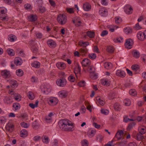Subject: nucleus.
I'll list each match as a JSON object with an SVG mask.
<instances>
[{
  "label": "nucleus",
  "instance_id": "1",
  "mask_svg": "<svg viewBox=\"0 0 146 146\" xmlns=\"http://www.w3.org/2000/svg\"><path fill=\"white\" fill-rule=\"evenodd\" d=\"M58 125L60 129L64 131H72L74 126V123L67 119L60 120Z\"/></svg>",
  "mask_w": 146,
  "mask_h": 146
},
{
  "label": "nucleus",
  "instance_id": "2",
  "mask_svg": "<svg viewBox=\"0 0 146 146\" xmlns=\"http://www.w3.org/2000/svg\"><path fill=\"white\" fill-rule=\"evenodd\" d=\"M7 9L5 8L1 7V20L3 22L7 21L8 20V18L6 14Z\"/></svg>",
  "mask_w": 146,
  "mask_h": 146
},
{
  "label": "nucleus",
  "instance_id": "3",
  "mask_svg": "<svg viewBox=\"0 0 146 146\" xmlns=\"http://www.w3.org/2000/svg\"><path fill=\"white\" fill-rule=\"evenodd\" d=\"M57 19L58 23L62 25L65 24L67 22V18L65 15H59L58 16Z\"/></svg>",
  "mask_w": 146,
  "mask_h": 146
},
{
  "label": "nucleus",
  "instance_id": "4",
  "mask_svg": "<svg viewBox=\"0 0 146 146\" xmlns=\"http://www.w3.org/2000/svg\"><path fill=\"white\" fill-rule=\"evenodd\" d=\"M43 87L42 89V91L45 94H48L51 92V88L48 84H45Z\"/></svg>",
  "mask_w": 146,
  "mask_h": 146
},
{
  "label": "nucleus",
  "instance_id": "5",
  "mask_svg": "<svg viewBox=\"0 0 146 146\" xmlns=\"http://www.w3.org/2000/svg\"><path fill=\"white\" fill-rule=\"evenodd\" d=\"M9 93L13 96L15 100L19 102L21 100V98L20 95L18 93H15L13 90H9Z\"/></svg>",
  "mask_w": 146,
  "mask_h": 146
},
{
  "label": "nucleus",
  "instance_id": "6",
  "mask_svg": "<svg viewBox=\"0 0 146 146\" xmlns=\"http://www.w3.org/2000/svg\"><path fill=\"white\" fill-rule=\"evenodd\" d=\"M48 102L51 106H55L57 104L58 100L57 98L54 97H51L48 99Z\"/></svg>",
  "mask_w": 146,
  "mask_h": 146
},
{
  "label": "nucleus",
  "instance_id": "7",
  "mask_svg": "<svg viewBox=\"0 0 146 146\" xmlns=\"http://www.w3.org/2000/svg\"><path fill=\"white\" fill-rule=\"evenodd\" d=\"M56 82L57 85L62 87L65 86L66 84V80L64 78L58 79H57Z\"/></svg>",
  "mask_w": 146,
  "mask_h": 146
},
{
  "label": "nucleus",
  "instance_id": "8",
  "mask_svg": "<svg viewBox=\"0 0 146 146\" xmlns=\"http://www.w3.org/2000/svg\"><path fill=\"white\" fill-rule=\"evenodd\" d=\"M133 44V40L131 38H128L126 39L125 45L126 48L128 49H130L132 48Z\"/></svg>",
  "mask_w": 146,
  "mask_h": 146
},
{
  "label": "nucleus",
  "instance_id": "9",
  "mask_svg": "<svg viewBox=\"0 0 146 146\" xmlns=\"http://www.w3.org/2000/svg\"><path fill=\"white\" fill-rule=\"evenodd\" d=\"M5 128L7 131L10 132H12L14 129L13 123L11 122H8L6 125Z\"/></svg>",
  "mask_w": 146,
  "mask_h": 146
},
{
  "label": "nucleus",
  "instance_id": "10",
  "mask_svg": "<svg viewBox=\"0 0 146 146\" xmlns=\"http://www.w3.org/2000/svg\"><path fill=\"white\" fill-rule=\"evenodd\" d=\"M1 74L5 78H9L11 76L10 71L7 70H5L1 71Z\"/></svg>",
  "mask_w": 146,
  "mask_h": 146
},
{
  "label": "nucleus",
  "instance_id": "11",
  "mask_svg": "<svg viewBox=\"0 0 146 146\" xmlns=\"http://www.w3.org/2000/svg\"><path fill=\"white\" fill-rule=\"evenodd\" d=\"M124 11L127 14H130L132 13L133 10L131 6L129 5H127L124 7Z\"/></svg>",
  "mask_w": 146,
  "mask_h": 146
},
{
  "label": "nucleus",
  "instance_id": "12",
  "mask_svg": "<svg viewBox=\"0 0 146 146\" xmlns=\"http://www.w3.org/2000/svg\"><path fill=\"white\" fill-rule=\"evenodd\" d=\"M13 100L12 97L7 96L5 97L4 101L5 104H10L13 102Z\"/></svg>",
  "mask_w": 146,
  "mask_h": 146
},
{
  "label": "nucleus",
  "instance_id": "13",
  "mask_svg": "<svg viewBox=\"0 0 146 146\" xmlns=\"http://www.w3.org/2000/svg\"><path fill=\"white\" fill-rule=\"evenodd\" d=\"M81 64L82 66L86 67L90 65L91 62L90 60L89 59L86 58L82 60Z\"/></svg>",
  "mask_w": 146,
  "mask_h": 146
},
{
  "label": "nucleus",
  "instance_id": "14",
  "mask_svg": "<svg viewBox=\"0 0 146 146\" xmlns=\"http://www.w3.org/2000/svg\"><path fill=\"white\" fill-rule=\"evenodd\" d=\"M47 43L48 46L52 48H54L56 45V42L52 39L48 40L47 41Z\"/></svg>",
  "mask_w": 146,
  "mask_h": 146
},
{
  "label": "nucleus",
  "instance_id": "15",
  "mask_svg": "<svg viewBox=\"0 0 146 146\" xmlns=\"http://www.w3.org/2000/svg\"><path fill=\"white\" fill-rule=\"evenodd\" d=\"M99 14L102 16L106 17L108 14V12L104 8H101L99 9Z\"/></svg>",
  "mask_w": 146,
  "mask_h": 146
},
{
  "label": "nucleus",
  "instance_id": "16",
  "mask_svg": "<svg viewBox=\"0 0 146 146\" xmlns=\"http://www.w3.org/2000/svg\"><path fill=\"white\" fill-rule=\"evenodd\" d=\"M57 67L60 70H63L65 69L66 67V64L62 62H58L56 64Z\"/></svg>",
  "mask_w": 146,
  "mask_h": 146
},
{
  "label": "nucleus",
  "instance_id": "17",
  "mask_svg": "<svg viewBox=\"0 0 146 146\" xmlns=\"http://www.w3.org/2000/svg\"><path fill=\"white\" fill-rule=\"evenodd\" d=\"M28 20L31 22L35 21L37 19V15H36L31 14L28 17Z\"/></svg>",
  "mask_w": 146,
  "mask_h": 146
},
{
  "label": "nucleus",
  "instance_id": "18",
  "mask_svg": "<svg viewBox=\"0 0 146 146\" xmlns=\"http://www.w3.org/2000/svg\"><path fill=\"white\" fill-rule=\"evenodd\" d=\"M79 51L82 56H84L87 54L88 52V50L86 47H82L79 49Z\"/></svg>",
  "mask_w": 146,
  "mask_h": 146
},
{
  "label": "nucleus",
  "instance_id": "19",
  "mask_svg": "<svg viewBox=\"0 0 146 146\" xmlns=\"http://www.w3.org/2000/svg\"><path fill=\"white\" fill-rule=\"evenodd\" d=\"M110 78H106L105 79H102L101 83L103 85L109 86L110 85Z\"/></svg>",
  "mask_w": 146,
  "mask_h": 146
},
{
  "label": "nucleus",
  "instance_id": "20",
  "mask_svg": "<svg viewBox=\"0 0 146 146\" xmlns=\"http://www.w3.org/2000/svg\"><path fill=\"white\" fill-rule=\"evenodd\" d=\"M91 5L88 2H86L83 5L84 10L86 11H88L91 9Z\"/></svg>",
  "mask_w": 146,
  "mask_h": 146
},
{
  "label": "nucleus",
  "instance_id": "21",
  "mask_svg": "<svg viewBox=\"0 0 146 146\" xmlns=\"http://www.w3.org/2000/svg\"><path fill=\"white\" fill-rule=\"evenodd\" d=\"M116 74L117 76L122 78L124 77L125 76V72L124 71L120 70H117L116 72Z\"/></svg>",
  "mask_w": 146,
  "mask_h": 146
},
{
  "label": "nucleus",
  "instance_id": "22",
  "mask_svg": "<svg viewBox=\"0 0 146 146\" xmlns=\"http://www.w3.org/2000/svg\"><path fill=\"white\" fill-rule=\"evenodd\" d=\"M123 134V132L122 130H121L120 131H118L116 133L114 138H117V140L120 139L122 137Z\"/></svg>",
  "mask_w": 146,
  "mask_h": 146
},
{
  "label": "nucleus",
  "instance_id": "23",
  "mask_svg": "<svg viewBox=\"0 0 146 146\" xmlns=\"http://www.w3.org/2000/svg\"><path fill=\"white\" fill-rule=\"evenodd\" d=\"M11 86L13 88H16L18 86L17 82L15 80H11L9 82Z\"/></svg>",
  "mask_w": 146,
  "mask_h": 146
},
{
  "label": "nucleus",
  "instance_id": "24",
  "mask_svg": "<svg viewBox=\"0 0 146 146\" xmlns=\"http://www.w3.org/2000/svg\"><path fill=\"white\" fill-rule=\"evenodd\" d=\"M137 36L138 39L140 40H143L145 39L144 32L141 31L138 32L137 33Z\"/></svg>",
  "mask_w": 146,
  "mask_h": 146
},
{
  "label": "nucleus",
  "instance_id": "25",
  "mask_svg": "<svg viewBox=\"0 0 146 146\" xmlns=\"http://www.w3.org/2000/svg\"><path fill=\"white\" fill-rule=\"evenodd\" d=\"M14 62L16 65L18 66L21 65L23 63V62L21 58L19 57H17L15 59Z\"/></svg>",
  "mask_w": 146,
  "mask_h": 146
},
{
  "label": "nucleus",
  "instance_id": "26",
  "mask_svg": "<svg viewBox=\"0 0 146 146\" xmlns=\"http://www.w3.org/2000/svg\"><path fill=\"white\" fill-rule=\"evenodd\" d=\"M8 39L10 41L13 42L16 40L17 38L15 35L13 34H11L8 36Z\"/></svg>",
  "mask_w": 146,
  "mask_h": 146
},
{
  "label": "nucleus",
  "instance_id": "27",
  "mask_svg": "<svg viewBox=\"0 0 146 146\" xmlns=\"http://www.w3.org/2000/svg\"><path fill=\"white\" fill-rule=\"evenodd\" d=\"M88 66V70L89 72L90 73L92 74H93L94 76L93 77H92V78H93L94 79H96V76L95 75V73L94 72V67L90 65Z\"/></svg>",
  "mask_w": 146,
  "mask_h": 146
},
{
  "label": "nucleus",
  "instance_id": "28",
  "mask_svg": "<svg viewBox=\"0 0 146 146\" xmlns=\"http://www.w3.org/2000/svg\"><path fill=\"white\" fill-rule=\"evenodd\" d=\"M59 96L62 98H64L67 96V93L64 90H62L59 92Z\"/></svg>",
  "mask_w": 146,
  "mask_h": 146
},
{
  "label": "nucleus",
  "instance_id": "29",
  "mask_svg": "<svg viewBox=\"0 0 146 146\" xmlns=\"http://www.w3.org/2000/svg\"><path fill=\"white\" fill-rule=\"evenodd\" d=\"M74 71L75 74L76 75V76H77L76 74L80 73V66L79 65H78L77 66H76L75 68Z\"/></svg>",
  "mask_w": 146,
  "mask_h": 146
},
{
  "label": "nucleus",
  "instance_id": "30",
  "mask_svg": "<svg viewBox=\"0 0 146 146\" xmlns=\"http://www.w3.org/2000/svg\"><path fill=\"white\" fill-rule=\"evenodd\" d=\"M28 134L27 131L25 129L22 130L20 132V135L22 137H26Z\"/></svg>",
  "mask_w": 146,
  "mask_h": 146
},
{
  "label": "nucleus",
  "instance_id": "31",
  "mask_svg": "<svg viewBox=\"0 0 146 146\" xmlns=\"http://www.w3.org/2000/svg\"><path fill=\"white\" fill-rule=\"evenodd\" d=\"M78 44L81 46L86 47L87 46L89 45V43L88 42H84L83 41H80L79 42Z\"/></svg>",
  "mask_w": 146,
  "mask_h": 146
},
{
  "label": "nucleus",
  "instance_id": "32",
  "mask_svg": "<svg viewBox=\"0 0 146 146\" xmlns=\"http://www.w3.org/2000/svg\"><path fill=\"white\" fill-rule=\"evenodd\" d=\"M105 68L107 69H111L112 67V64L110 62H105L104 64Z\"/></svg>",
  "mask_w": 146,
  "mask_h": 146
},
{
  "label": "nucleus",
  "instance_id": "33",
  "mask_svg": "<svg viewBox=\"0 0 146 146\" xmlns=\"http://www.w3.org/2000/svg\"><path fill=\"white\" fill-rule=\"evenodd\" d=\"M132 54L133 56L136 58H138L140 56L139 52L136 50H135L133 51Z\"/></svg>",
  "mask_w": 146,
  "mask_h": 146
},
{
  "label": "nucleus",
  "instance_id": "34",
  "mask_svg": "<svg viewBox=\"0 0 146 146\" xmlns=\"http://www.w3.org/2000/svg\"><path fill=\"white\" fill-rule=\"evenodd\" d=\"M96 99L98 102L102 106H103L105 104V101H104L103 100L101 99L100 97L97 96L96 97Z\"/></svg>",
  "mask_w": 146,
  "mask_h": 146
},
{
  "label": "nucleus",
  "instance_id": "35",
  "mask_svg": "<svg viewBox=\"0 0 146 146\" xmlns=\"http://www.w3.org/2000/svg\"><path fill=\"white\" fill-rule=\"evenodd\" d=\"M31 65L32 66L36 68H39L40 65V63L36 61L34 62L31 64Z\"/></svg>",
  "mask_w": 146,
  "mask_h": 146
},
{
  "label": "nucleus",
  "instance_id": "36",
  "mask_svg": "<svg viewBox=\"0 0 146 146\" xmlns=\"http://www.w3.org/2000/svg\"><path fill=\"white\" fill-rule=\"evenodd\" d=\"M87 35L90 38H92L94 37L95 34L94 32L88 31L86 33Z\"/></svg>",
  "mask_w": 146,
  "mask_h": 146
},
{
  "label": "nucleus",
  "instance_id": "37",
  "mask_svg": "<svg viewBox=\"0 0 146 146\" xmlns=\"http://www.w3.org/2000/svg\"><path fill=\"white\" fill-rule=\"evenodd\" d=\"M7 52L9 55L13 56L15 54V52L11 48H8L7 50Z\"/></svg>",
  "mask_w": 146,
  "mask_h": 146
},
{
  "label": "nucleus",
  "instance_id": "38",
  "mask_svg": "<svg viewBox=\"0 0 146 146\" xmlns=\"http://www.w3.org/2000/svg\"><path fill=\"white\" fill-rule=\"evenodd\" d=\"M126 144V142L124 138H122L121 141L118 143L119 146H125Z\"/></svg>",
  "mask_w": 146,
  "mask_h": 146
},
{
  "label": "nucleus",
  "instance_id": "39",
  "mask_svg": "<svg viewBox=\"0 0 146 146\" xmlns=\"http://www.w3.org/2000/svg\"><path fill=\"white\" fill-rule=\"evenodd\" d=\"M114 49L113 46H110L107 47L106 50L107 52L110 53H112L113 52Z\"/></svg>",
  "mask_w": 146,
  "mask_h": 146
},
{
  "label": "nucleus",
  "instance_id": "40",
  "mask_svg": "<svg viewBox=\"0 0 146 146\" xmlns=\"http://www.w3.org/2000/svg\"><path fill=\"white\" fill-rule=\"evenodd\" d=\"M124 32L126 34H129L132 32V29L130 27H128L124 28Z\"/></svg>",
  "mask_w": 146,
  "mask_h": 146
},
{
  "label": "nucleus",
  "instance_id": "41",
  "mask_svg": "<svg viewBox=\"0 0 146 146\" xmlns=\"http://www.w3.org/2000/svg\"><path fill=\"white\" fill-rule=\"evenodd\" d=\"M13 107L14 108V110H16L20 109L21 106L18 103H15L13 104Z\"/></svg>",
  "mask_w": 146,
  "mask_h": 146
},
{
  "label": "nucleus",
  "instance_id": "42",
  "mask_svg": "<svg viewBox=\"0 0 146 146\" xmlns=\"http://www.w3.org/2000/svg\"><path fill=\"white\" fill-rule=\"evenodd\" d=\"M16 73L17 76H21L23 75V72L21 69H19L16 71Z\"/></svg>",
  "mask_w": 146,
  "mask_h": 146
},
{
  "label": "nucleus",
  "instance_id": "43",
  "mask_svg": "<svg viewBox=\"0 0 146 146\" xmlns=\"http://www.w3.org/2000/svg\"><path fill=\"white\" fill-rule=\"evenodd\" d=\"M42 142L46 144H48L49 143L48 138V137L43 136L42 137Z\"/></svg>",
  "mask_w": 146,
  "mask_h": 146
},
{
  "label": "nucleus",
  "instance_id": "44",
  "mask_svg": "<svg viewBox=\"0 0 146 146\" xmlns=\"http://www.w3.org/2000/svg\"><path fill=\"white\" fill-rule=\"evenodd\" d=\"M96 133V131L93 130H92L88 132V136L90 137H92L94 136Z\"/></svg>",
  "mask_w": 146,
  "mask_h": 146
},
{
  "label": "nucleus",
  "instance_id": "45",
  "mask_svg": "<svg viewBox=\"0 0 146 146\" xmlns=\"http://www.w3.org/2000/svg\"><path fill=\"white\" fill-rule=\"evenodd\" d=\"M114 41L116 43L117 42H122L123 41V38L121 37H119L113 39Z\"/></svg>",
  "mask_w": 146,
  "mask_h": 146
},
{
  "label": "nucleus",
  "instance_id": "46",
  "mask_svg": "<svg viewBox=\"0 0 146 146\" xmlns=\"http://www.w3.org/2000/svg\"><path fill=\"white\" fill-rule=\"evenodd\" d=\"M114 107V109L116 111H119L121 109V106L118 103H115Z\"/></svg>",
  "mask_w": 146,
  "mask_h": 146
},
{
  "label": "nucleus",
  "instance_id": "47",
  "mask_svg": "<svg viewBox=\"0 0 146 146\" xmlns=\"http://www.w3.org/2000/svg\"><path fill=\"white\" fill-rule=\"evenodd\" d=\"M37 11L39 13H43L45 11V8L44 7L40 6L38 8Z\"/></svg>",
  "mask_w": 146,
  "mask_h": 146
},
{
  "label": "nucleus",
  "instance_id": "48",
  "mask_svg": "<svg viewBox=\"0 0 146 146\" xmlns=\"http://www.w3.org/2000/svg\"><path fill=\"white\" fill-rule=\"evenodd\" d=\"M115 22L116 24H118L120 23L121 21V17H116L115 18Z\"/></svg>",
  "mask_w": 146,
  "mask_h": 146
},
{
  "label": "nucleus",
  "instance_id": "49",
  "mask_svg": "<svg viewBox=\"0 0 146 146\" xmlns=\"http://www.w3.org/2000/svg\"><path fill=\"white\" fill-rule=\"evenodd\" d=\"M35 35L37 38L41 39L42 38L43 35L42 33L38 32H36L35 33Z\"/></svg>",
  "mask_w": 146,
  "mask_h": 146
},
{
  "label": "nucleus",
  "instance_id": "50",
  "mask_svg": "<svg viewBox=\"0 0 146 146\" xmlns=\"http://www.w3.org/2000/svg\"><path fill=\"white\" fill-rule=\"evenodd\" d=\"M135 125V123L134 122H132L130 123L128 125L127 127V129L128 130H129L131 129H132L133 127Z\"/></svg>",
  "mask_w": 146,
  "mask_h": 146
},
{
  "label": "nucleus",
  "instance_id": "51",
  "mask_svg": "<svg viewBox=\"0 0 146 146\" xmlns=\"http://www.w3.org/2000/svg\"><path fill=\"white\" fill-rule=\"evenodd\" d=\"M38 104V101H36L35 104H33L32 103L29 104V106L31 107L32 108L34 109L35 107H36L37 106Z\"/></svg>",
  "mask_w": 146,
  "mask_h": 146
},
{
  "label": "nucleus",
  "instance_id": "52",
  "mask_svg": "<svg viewBox=\"0 0 146 146\" xmlns=\"http://www.w3.org/2000/svg\"><path fill=\"white\" fill-rule=\"evenodd\" d=\"M32 126L33 128L35 129H37L39 127L38 124L36 121H35L33 123Z\"/></svg>",
  "mask_w": 146,
  "mask_h": 146
},
{
  "label": "nucleus",
  "instance_id": "53",
  "mask_svg": "<svg viewBox=\"0 0 146 146\" xmlns=\"http://www.w3.org/2000/svg\"><path fill=\"white\" fill-rule=\"evenodd\" d=\"M124 103L125 105L127 106H130L131 104V101L129 99H125L124 101Z\"/></svg>",
  "mask_w": 146,
  "mask_h": 146
},
{
  "label": "nucleus",
  "instance_id": "54",
  "mask_svg": "<svg viewBox=\"0 0 146 146\" xmlns=\"http://www.w3.org/2000/svg\"><path fill=\"white\" fill-rule=\"evenodd\" d=\"M96 54L94 53L90 54H89V58L91 59H94L96 57Z\"/></svg>",
  "mask_w": 146,
  "mask_h": 146
},
{
  "label": "nucleus",
  "instance_id": "55",
  "mask_svg": "<svg viewBox=\"0 0 146 146\" xmlns=\"http://www.w3.org/2000/svg\"><path fill=\"white\" fill-rule=\"evenodd\" d=\"M28 96L29 99L30 100H33L35 98L33 93L31 92H29Z\"/></svg>",
  "mask_w": 146,
  "mask_h": 146
},
{
  "label": "nucleus",
  "instance_id": "56",
  "mask_svg": "<svg viewBox=\"0 0 146 146\" xmlns=\"http://www.w3.org/2000/svg\"><path fill=\"white\" fill-rule=\"evenodd\" d=\"M129 94L131 95L135 96L136 94V92L134 89H132L129 91Z\"/></svg>",
  "mask_w": 146,
  "mask_h": 146
},
{
  "label": "nucleus",
  "instance_id": "57",
  "mask_svg": "<svg viewBox=\"0 0 146 146\" xmlns=\"http://www.w3.org/2000/svg\"><path fill=\"white\" fill-rule=\"evenodd\" d=\"M24 6L25 9L28 10H30L32 9L31 5L29 4H25Z\"/></svg>",
  "mask_w": 146,
  "mask_h": 146
},
{
  "label": "nucleus",
  "instance_id": "58",
  "mask_svg": "<svg viewBox=\"0 0 146 146\" xmlns=\"http://www.w3.org/2000/svg\"><path fill=\"white\" fill-rule=\"evenodd\" d=\"M139 66L135 64L131 66L132 69L135 71H136L139 69Z\"/></svg>",
  "mask_w": 146,
  "mask_h": 146
},
{
  "label": "nucleus",
  "instance_id": "59",
  "mask_svg": "<svg viewBox=\"0 0 146 146\" xmlns=\"http://www.w3.org/2000/svg\"><path fill=\"white\" fill-rule=\"evenodd\" d=\"M115 95L114 93L112 92H111L109 93L108 97L110 99H113L114 98Z\"/></svg>",
  "mask_w": 146,
  "mask_h": 146
},
{
  "label": "nucleus",
  "instance_id": "60",
  "mask_svg": "<svg viewBox=\"0 0 146 146\" xmlns=\"http://www.w3.org/2000/svg\"><path fill=\"white\" fill-rule=\"evenodd\" d=\"M134 28L135 30H138L142 28V27L139 24V23H137L134 27Z\"/></svg>",
  "mask_w": 146,
  "mask_h": 146
},
{
  "label": "nucleus",
  "instance_id": "61",
  "mask_svg": "<svg viewBox=\"0 0 146 146\" xmlns=\"http://www.w3.org/2000/svg\"><path fill=\"white\" fill-rule=\"evenodd\" d=\"M101 113L105 115H108L109 113V111L107 110H105L104 109H102L101 110Z\"/></svg>",
  "mask_w": 146,
  "mask_h": 146
},
{
  "label": "nucleus",
  "instance_id": "62",
  "mask_svg": "<svg viewBox=\"0 0 146 146\" xmlns=\"http://www.w3.org/2000/svg\"><path fill=\"white\" fill-rule=\"evenodd\" d=\"M146 132V128L145 127L141 128L139 133L141 134H143Z\"/></svg>",
  "mask_w": 146,
  "mask_h": 146
},
{
  "label": "nucleus",
  "instance_id": "63",
  "mask_svg": "<svg viewBox=\"0 0 146 146\" xmlns=\"http://www.w3.org/2000/svg\"><path fill=\"white\" fill-rule=\"evenodd\" d=\"M66 10L68 12L70 13H72L74 12V9L72 8H67Z\"/></svg>",
  "mask_w": 146,
  "mask_h": 146
},
{
  "label": "nucleus",
  "instance_id": "64",
  "mask_svg": "<svg viewBox=\"0 0 146 146\" xmlns=\"http://www.w3.org/2000/svg\"><path fill=\"white\" fill-rule=\"evenodd\" d=\"M82 145L83 146H88V141L86 139L83 140L82 141Z\"/></svg>",
  "mask_w": 146,
  "mask_h": 146
}]
</instances>
